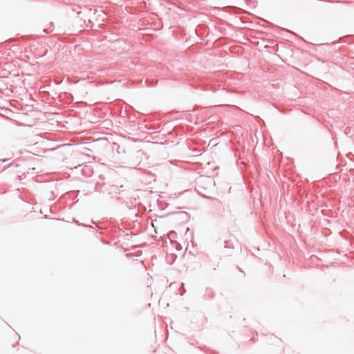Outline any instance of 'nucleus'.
Segmentation results:
<instances>
[{
	"label": "nucleus",
	"mask_w": 354,
	"mask_h": 354,
	"mask_svg": "<svg viewBox=\"0 0 354 354\" xmlns=\"http://www.w3.org/2000/svg\"><path fill=\"white\" fill-rule=\"evenodd\" d=\"M250 22H248L245 19V41H248L250 42L251 44L258 46L259 44V38L257 36H253L251 35L252 31L250 28L248 26H246L247 24H249Z\"/></svg>",
	"instance_id": "nucleus-1"
},
{
	"label": "nucleus",
	"mask_w": 354,
	"mask_h": 354,
	"mask_svg": "<svg viewBox=\"0 0 354 354\" xmlns=\"http://www.w3.org/2000/svg\"><path fill=\"white\" fill-rule=\"evenodd\" d=\"M115 145H116V144H115ZM117 148H118V149H120V146L118 145H117Z\"/></svg>",
	"instance_id": "nucleus-8"
},
{
	"label": "nucleus",
	"mask_w": 354,
	"mask_h": 354,
	"mask_svg": "<svg viewBox=\"0 0 354 354\" xmlns=\"http://www.w3.org/2000/svg\"><path fill=\"white\" fill-rule=\"evenodd\" d=\"M173 234H175V232H171L169 235L171 236V237H174V235H172Z\"/></svg>",
	"instance_id": "nucleus-7"
},
{
	"label": "nucleus",
	"mask_w": 354,
	"mask_h": 354,
	"mask_svg": "<svg viewBox=\"0 0 354 354\" xmlns=\"http://www.w3.org/2000/svg\"><path fill=\"white\" fill-rule=\"evenodd\" d=\"M185 292V290H183V291H181V293H184Z\"/></svg>",
	"instance_id": "nucleus-9"
},
{
	"label": "nucleus",
	"mask_w": 354,
	"mask_h": 354,
	"mask_svg": "<svg viewBox=\"0 0 354 354\" xmlns=\"http://www.w3.org/2000/svg\"><path fill=\"white\" fill-rule=\"evenodd\" d=\"M173 234H175V232H171L169 235L171 236V237H174V235H172Z\"/></svg>",
	"instance_id": "nucleus-6"
},
{
	"label": "nucleus",
	"mask_w": 354,
	"mask_h": 354,
	"mask_svg": "<svg viewBox=\"0 0 354 354\" xmlns=\"http://www.w3.org/2000/svg\"><path fill=\"white\" fill-rule=\"evenodd\" d=\"M80 10H76L75 9H73V11H76L77 12V14L78 15H82L83 14V11L81 10V8H78Z\"/></svg>",
	"instance_id": "nucleus-3"
},
{
	"label": "nucleus",
	"mask_w": 354,
	"mask_h": 354,
	"mask_svg": "<svg viewBox=\"0 0 354 354\" xmlns=\"http://www.w3.org/2000/svg\"><path fill=\"white\" fill-rule=\"evenodd\" d=\"M78 225H82V226H84V227H88L89 226L88 225H84V224H80L78 223Z\"/></svg>",
	"instance_id": "nucleus-5"
},
{
	"label": "nucleus",
	"mask_w": 354,
	"mask_h": 354,
	"mask_svg": "<svg viewBox=\"0 0 354 354\" xmlns=\"http://www.w3.org/2000/svg\"><path fill=\"white\" fill-rule=\"evenodd\" d=\"M53 28H44V29H43L42 32H44V33L48 34V33H50V32H53Z\"/></svg>",
	"instance_id": "nucleus-2"
},
{
	"label": "nucleus",
	"mask_w": 354,
	"mask_h": 354,
	"mask_svg": "<svg viewBox=\"0 0 354 354\" xmlns=\"http://www.w3.org/2000/svg\"><path fill=\"white\" fill-rule=\"evenodd\" d=\"M206 180H207V181L208 182L209 184H210V185L214 184V182L213 181L212 179H211L209 178H207Z\"/></svg>",
	"instance_id": "nucleus-4"
}]
</instances>
